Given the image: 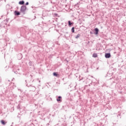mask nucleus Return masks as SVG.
<instances>
[{"label":"nucleus","mask_w":126,"mask_h":126,"mask_svg":"<svg viewBox=\"0 0 126 126\" xmlns=\"http://www.w3.org/2000/svg\"><path fill=\"white\" fill-rule=\"evenodd\" d=\"M27 8V7H26V6H25V5L22 6L21 7V9H20L21 12L23 13V14H25V11H26Z\"/></svg>","instance_id":"1"},{"label":"nucleus","mask_w":126,"mask_h":126,"mask_svg":"<svg viewBox=\"0 0 126 126\" xmlns=\"http://www.w3.org/2000/svg\"><path fill=\"white\" fill-rule=\"evenodd\" d=\"M94 33L95 36H98L99 34V29L98 28H95L94 29Z\"/></svg>","instance_id":"2"},{"label":"nucleus","mask_w":126,"mask_h":126,"mask_svg":"<svg viewBox=\"0 0 126 126\" xmlns=\"http://www.w3.org/2000/svg\"><path fill=\"white\" fill-rule=\"evenodd\" d=\"M42 29L43 30V31H45V32H48L49 28L48 27V25H46L45 26H43L42 27Z\"/></svg>","instance_id":"3"},{"label":"nucleus","mask_w":126,"mask_h":126,"mask_svg":"<svg viewBox=\"0 0 126 126\" xmlns=\"http://www.w3.org/2000/svg\"><path fill=\"white\" fill-rule=\"evenodd\" d=\"M104 57L105 59H110L111 58V53H106L105 54Z\"/></svg>","instance_id":"4"},{"label":"nucleus","mask_w":126,"mask_h":126,"mask_svg":"<svg viewBox=\"0 0 126 126\" xmlns=\"http://www.w3.org/2000/svg\"><path fill=\"white\" fill-rule=\"evenodd\" d=\"M62 97L61 96H58L57 98V102H58V103H61V102H62Z\"/></svg>","instance_id":"5"},{"label":"nucleus","mask_w":126,"mask_h":126,"mask_svg":"<svg viewBox=\"0 0 126 126\" xmlns=\"http://www.w3.org/2000/svg\"><path fill=\"white\" fill-rule=\"evenodd\" d=\"M53 76H55L56 77H60V74L58 73L57 72H54L53 73Z\"/></svg>","instance_id":"6"},{"label":"nucleus","mask_w":126,"mask_h":126,"mask_svg":"<svg viewBox=\"0 0 126 126\" xmlns=\"http://www.w3.org/2000/svg\"><path fill=\"white\" fill-rule=\"evenodd\" d=\"M14 14L15 16H18V15H20V12L17 10L14 11Z\"/></svg>","instance_id":"7"},{"label":"nucleus","mask_w":126,"mask_h":126,"mask_svg":"<svg viewBox=\"0 0 126 126\" xmlns=\"http://www.w3.org/2000/svg\"><path fill=\"white\" fill-rule=\"evenodd\" d=\"M17 59L18 60H21L22 59V54L21 53H19L17 55Z\"/></svg>","instance_id":"8"},{"label":"nucleus","mask_w":126,"mask_h":126,"mask_svg":"<svg viewBox=\"0 0 126 126\" xmlns=\"http://www.w3.org/2000/svg\"><path fill=\"white\" fill-rule=\"evenodd\" d=\"M82 19H83L82 17L80 18V17H78V21L79 23H80V24H81V23H82Z\"/></svg>","instance_id":"9"},{"label":"nucleus","mask_w":126,"mask_h":126,"mask_svg":"<svg viewBox=\"0 0 126 126\" xmlns=\"http://www.w3.org/2000/svg\"><path fill=\"white\" fill-rule=\"evenodd\" d=\"M0 123H1V125H2L3 126H5V125H6V122H5L3 120H1Z\"/></svg>","instance_id":"10"},{"label":"nucleus","mask_w":126,"mask_h":126,"mask_svg":"<svg viewBox=\"0 0 126 126\" xmlns=\"http://www.w3.org/2000/svg\"><path fill=\"white\" fill-rule=\"evenodd\" d=\"M32 124H33V125H38V122H37V120L35 119V120H32Z\"/></svg>","instance_id":"11"},{"label":"nucleus","mask_w":126,"mask_h":126,"mask_svg":"<svg viewBox=\"0 0 126 126\" xmlns=\"http://www.w3.org/2000/svg\"><path fill=\"white\" fill-rule=\"evenodd\" d=\"M97 57H98V55L97 54V53H94L93 54V58H97Z\"/></svg>","instance_id":"12"},{"label":"nucleus","mask_w":126,"mask_h":126,"mask_svg":"<svg viewBox=\"0 0 126 126\" xmlns=\"http://www.w3.org/2000/svg\"><path fill=\"white\" fill-rule=\"evenodd\" d=\"M19 4H20L21 5H23L24 4V0H21L19 2Z\"/></svg>","instance_id":"13"},{"label":"nucleus","mask_w":126,"mask_h":126,"mask_svg":"<svg viewBox=\"0 0 126 126\" xmlns=\"http://www.w3.org/2000/svg\"><path fill=\"white\" fill-rule=\"evenodd\" d=\"M74 29H75V28H74V27H73L71 28V32H72V33H74V32H75Z\"/></svg>","instance_id":"14"},{"label":"nucleus","mask_w":126,"mask_h":126,"mask_svg":"<svg viewBox=\"0 0 126 126\" xmlns=\"http://www.w3.org/2000/svg\"><path fill=\"white\" fill-rule=\"evenodd\" d=\"M29 64L30 66H32V65H33V62L30 61L29 63Z\"/></svg>","instance_id":"15"},{"label":"nucleus","mask_w":126,"mask_h":126,"mask_svg":"<svg viewBox=\"0 0 126 126\" xmlns=\"http://www.w3.org/2000/svg\"><path fill=\"white\" fill-rule=\"evenodd\" d=\"M17 109L20 111L21 109V106H20V104H18V105L17 106Z\"/></svg>","instance_id":"16"},{"label":"nucleus","mask_w":126,"mask_h":126,"mask_svg":"<svg viewBox=\"0 0 126 126\" xmlns=\"http://www.w3.org/2000/svg\"><path fill=\"white\" fill-rule=\"evenodd\" d=\"M73 23H71V22L70 21H68V26H69V27H70L71 26V25Z\"/></svg>","instance_id":"17"},{"label":"nucleus","mask_w":126,"mask_h":126,"mask_svg":"<svg viewBox=\"0 0 126 126\" xmlns=\"http://www.w3.org/2000/svg\"><path fill=\"white\" fill-rule=\"evenodd\" d=\"M79 37H80V34L78 33L75 37V39H78V38H79Z\"/></svg>","instance_id":"18"},{"label":"nucleus","mask_w":126,"mask_h":126,"mask_svg":"<svg viewBox=\"0 0 126 126\" xmlns=\"http://www.w3.org/2000/svg\"><path fill=\"white\" fill-rule=\"evenodd\" d=\"M90 34H91V35H93V34H94V30H93V31H91L90 32Z\"/></svg>","instance_id":"19"},{"label":"nucleus","mask_w":126,"mask_h":126,"mask_svg":"<svg viewBox=\"0 0 126 126\" xmlns=\"http://www.w3.org/2000/svg\"><path fill=\"white\" fill-rule=\"evenodd\" d=\"M79 4V3H77V4H76L75 5H74V6H75V7H76V6H78V8H79V6H78V4Z\"/></svg>","instance_id":"20"},{"label":"nucleus","mask_w":126,"mask_h":126,"mask_svg":"<svg viewBox=\"0 0 126 126\" xmlns=\"http://www.w3.org/2000/svg\"><path fill=\"white\" fill-rule=\"evenodd\" d=\"M34 126L35 125L33 123H31L29 125H28V126Z\"/></svg>","instance_id":"21"},{"label":"nucleus","mask_w":126,"mask_h":126,"mask_svg":"<svg viewBox=\"0 0 126 126\" xmlns=\"http://www.w3.org/2000/svg\"><path fill=\"white\" fill-rule=\"evenodd\" d=\"M9 20V19H7V18L6 19L4 20L3 21H4V22L6 21V22H8V20Z\"/></svg>","instance_id":"22"},{"label":"nucleus","mask_w":126,"mask_h":126,"mask_svg":"<svg viewBox=\"0 0 126 126\" xmlns=\"http://www.w3.org/2000/svg\"><path fill=\"white\" fill-rule=\"evenodd\" d=\"M14 71V73H15V74H18V72L17 71Z\"/></svg>","instance_id":"23"},{"label":"nucleus","mask_w":126,"mask_h":126,"mask_svg":"<svg viewBox=\"0 0 126 126\" xmlns=\"http://www.w3.org/2000/svg\"><path fill=\"white\" fill-rule=\"evenodd\" d=\"M66 62V63H68V60H66V59H65V60H64Z\"/></svg>","instance_id":"24"},{"label":"nucleus","mask_w":126,"mask_h":126,"mask_svg":"<svg viewBox=\"0 0 126 126\" xmlns=\"http://www.w3.org/2000/svg\"><path fill=\"white\" fill-rule=\"evenodd\" d=\"M28 4H29V2H27L26 3V5H28Z\"/></svg>","instance_id":"25"},{"label":"nucleus","mask_w":126,"mask_h":126,"mask_svg":"<svg viewBox=\"0 0 126 126\" xmlns=\"http://www.w3.org/2000/svg\"><path fill=\"white\" fill-rule=\"evenodd\" d=\"M2 27V25H1V24H0V28H1Z\"/></svg>","instance_id":"26"},{"label":"nucleus","mask_w":126,"mask_h":126,"mask_svg":"<svg viewBox=\"0 0 126 126\" xmlns=\"http://www.w3.org/2000/svg\"><path fill=\"white\" fill-rule=\"evenodd\" d=\"M36 18V16L33 17V19H32V21L33 20V19H35Z\"/></svg>","instance_id":"27"},{"label":"nucleus","mask_w":126,"mask_h":126,"mask_svg":"<svg viewBox=\"0 0 126 126\" xmlns=\"http://www.w3.org/2000/svg\"><path fill=\"white\" fill-rule=\"evenodd\" d=\"M54 15H55V16H58V14L55 13V14H54Z\"/></svg>","instance_id":"28"},{"label":"nucleus","mask_w":126,"mask_h":126,"mask_svg":"<svg viewBox=\"0 0 126 126\" xmlns=\"http://www.w3.org/2000/svg\"><path fill=\"white\" fill-rule=\"evenodd\" d=\"M2 18V16L0 17V19H1Z\"/></svg>","instance_id":"29"},{"label":"nucleus","mask_w":126,"mask_h":126,"mask_svg":"<svg viewBox=\"0 0 126 126\" xmlns=\"http://www.w3.org/2000/svg\"><path fill=\"white\" fill-rule=\"evenodd\" d=\"M65 33H66V34H68V32H65Z\"/></svg>","instance_id":"30"},{"label":"nucleus","mask_w":126,"mask_h":126,"mask_svg":"<svg viewBox=\"0 0 126 126\" xmlns=\"http://www.w3.org/2000/svg\"><path fill=\"white\" fill-rule=\"evenodd\" d=\"M14 79V78H13L12 79V81H13V80Z\"/></svg>","instance_id":"31"},{"label":"nucleus","mask_w":126,"mask_h":126,"mask_svg":"<svg viewBox=\"0 0 126 126\" xmlns=\"http://www.w3.org/2000/svg\"><path fill=\"white\" fill-rule=\"evenodd\" d=\"M90 43V41H88V44H89Z\"/></svg>","instance_id":"32"},{"label":"nucleus","mask_w":126,"mask_h":126,"mask_svg":"<svg viewBox=\"0 0 126 126\" xmlns=\"http://www.w3.org/2000/svg\"><path fill=\"white\" fill-rule=\"evenodd\" d=\"M8 81L9 82H10V80H8Z\"/></svg>","instance_id":"33"},{"label":"nucleus","mask_w":126,"mask_h":126,"mask_svg":"<svg viewBox=\"0 0 126 126\" xmlns=\"http://www.w3.org/2000/svg\"><path fill=\"white\" fill-rule=\"evenodd\" d=\"M47 118L48 119V120H49L50 118L49 117H47Z\"/></svg>","instance_id":"34"},{"label":"nucleus","mask_w":126,"mask_h":126,"mask_svg":"<svg viewBox=\"0 0 126 126\" xmlns=\"http://www.w3.org/2000/svg\"><path fill=\"white\" fill-rule=\"evenodd\" d=\"M50 125V124H47V126H48V125Z\"/></svg>","instance_id":"35"},{"label":"nucleus","mask_w":126,"mask_h":126,"mask_svg":"<svg viewBox=\"0 0 126 126\" xmlns=\"http://www.w3.org/2000/svg\"><path fill=\"white\" fill-rule=\"evenodd\" d=\"M39 82H41V81H39Z\"/></svg>","instance_id":"36"},{"label":"nucleus","mask_w":126,"mask_h":126,"mask_svg":"<svg viewBox=\"0 0 126 126\" xmlns=\"http://www.w3.org/2000/svg\"><path fill=\"white\" fill-rule=\"evenodd\" d=\"M41 18H43V17H42Z\"/></svg>","instance_id":"37"}]
</instances>
